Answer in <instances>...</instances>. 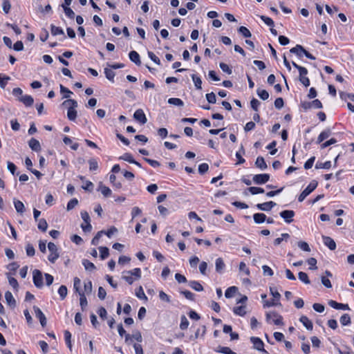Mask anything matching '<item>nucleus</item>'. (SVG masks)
Wrapping results in <instances>:
<instances>
[{
	"label": "nucleus",
	"instance_id": "f257e3e1",
	"mask_svg": "<svg viewBox=\"0 0 354 354\" xmlns=\"http://www.w3.org/2000/svg\"><path fill=\"white\" fill-rule=\"evenodd\" d=\"M142 272L140 268H136L131 270H125L122 272V279L131 285L134 281L141 278Z\"/></svg>",
	"mask_w": 354,
	"mask_h": 354
},
{
	"label": "nucleus",
	"instance_id": "f03ea898",
	"mask_svg": "<svg viewBox=\"0 0 354 354\" xmlns=\"http://www.w3.org/2000/svg\"><path fill=\"white\" fill-rule=\"evenodd\" d=\"M62 104L64 106H70L68 109L67 111V117L68 120L71 121H74L77 118V111L75 110V108L77 106V102L75 100L72 99H68L65 100Z\"/></svg>",
	"mask_w": 354,
	"mask_h": 354
},
{
	"label": "nucleus",
	"instance_id": "7ed1b4c3",
	"mask_svg": "<svg viewBox=\"0 0 354 354\" xmlns=\"http://www.w3.org/2000/svg\"><path fill=\"white\" fill-rule=\"evenodd\" d=\"M48 250L50 252V254L48 257V259L50 263H54L57 260V259L59 257V254L58 252V248H57V245L52 242L48 243Z\"/></svg>",
	"mask_w": 354,
	"mask_h": 354
},
{
	"label": "nucleus",
	"instance_id": "20e7f679",
	"mask_svg": "<svg viewBox=\"0 0 354 354\" xmlns=\"http://www.w3.org/2000/svg\"><path fill=\"white\" fill-rule=\"evenodd\" d=\"M317 182L312 180L307 187L300 194L298 197V201L302 202L311 192H313L317 187Z\"/></svg>",
	"mask_w": 354,
	"mask_h": 354
},
{
	"label": "nucleus",
	"instance_id": "39448f33",
	"mask_svg": "<svg viewBox=\"0 0 354 354\" xmlns=\"http://www.w3.org/2000/svg\"><path fill=\"white\" fill-rule=\"evenodd\" d=\"M266 320L268 322H272L275 325H282L283 318L281 315L275 312H269L266 313Z\"/></svg>",
	"mask_w": 354,
	"mask_h": 354
},
{
	"label": "nucleus",
	"instance_id": "423d86ee",
	"mask_svg": "<svg viewBox=\"0 0 354 354\" xmlns=\"http://www.w3.org/2000/svg\"><path fill=\"white\" fill-rule=\"evenodd\" d=\"M32 279L33 283L35 286L38 288H41L43 287V275L40 270H35L32 272Z\"/></svg>",
	"mask_w": 354,
	"mask_h": 354
},
{
	"label": "nucleus",
	"instance_id": "0eeeda50",
	"mask_svg": "<svg viewBox=\"0 0 354 354\" xmlns=\"http://www.w3.org/2000/svg\"><path fill=\"white\" fill-rule=\"evenodd\" d=\"M270 179V175L268 174H256L253 176L252 180L257 185L266 183Z\"/></svg>",
	"mask_w": 354,
	"mask_h": 354
},
{
	"label": "nucleus",
	"instance_id": "6e6552de",
	"mask_svg": "<svg viewBox=\"0 0 354 354\" xmlns=\"http://www.w3.org/2000/svg\"><path fill=\"white\" fill-rule=\"evenodd\" d=\"M134 341L141 342L142 337L140 332H136L134 334L130 335L129 334L126 335L125 342L128 344H131Z\"/></svg>",
	"mask_w": 354,
	"mask_h": 354
},
{
	"label": "nucleus",
	"instance_id": "1a4fd4ad",
	"mask_svg": "<svg viewBox=\"0 0 354 354\" xmlns=\"http://www.w3.org/2000/svg\"><path fill=\"white\" fill-rule=\"evenodd\" d=\"M280 216L287 223H290L293 221L295 212L293 210H283L279 213Z\"/></svg>",
	"mask_w": 354,
	"mask_h": 354
},
{
	"label": "nucleus",
	"instance_id": "9d476101",
	"mask_svg": "<svg viewBox=\"0 0 354 354\" xmlns=\"http://www.w3.org/2000/svg\"><path fill=\"white\" fill-rule=\"evenodd\" d=\"M250 341L253 344V346L255 349L259 351H264L266 353V351L263 348L264 344L260 338L252 337L250 338Z\"/></svg>",
	"mask_w": 354,
	"mask_h": 354
},
{
	"label": "nucleus",
	"instance_id": "9b49d317",
	"mask_svg": "<svg viewBox=\"0 0 354 354\" xmlns=\"http://www.w3.org/2000/svg\"><path fill=\"white\" fill-rule=\"evenodd\" d=\"M133 118L142 124H145L147 120L144 111L142 109H138L133 114Z\"/></svg>",
	"mask_w": 354,
	"mask_h": 354
},
{
	"label": "nucleus",
	"instance_id": "f8f14e48",
	"mask_svg": "<svg viewBox=\"0 0 354 354\" xmlns=\"http://www.w3.org/2000/svg\"><path fill=\"white\" fill-rule=\"evenodd\" d=\"M35 314L36 317L39 319L40 324L42 326H45L46 325V318L44 314L42 313L41 309L37 306L33 307Z\"/></svg>",
	"mask_w": 354,
	"mask_h": 354
},
{
	"label": "nucleus",
	"instance_id": "ddd939ff",
	"mask_svg": "<svg viewBox=\"0 0 354 354\" xmlns=\"http://www.w3.org/2000/svg\"><path fill=\"white\" fill-rule=\"evenodd\" d=\"M332 274L330 271L326 270L325 275L321 277L322 283L327 288H330L332 287L331 282L329 279V277H332Z\"/></svg>",
	"mask_w": 354,
	"mask_h": 354
},
{
	"label": "nucleus",
	"instance_id": "4468645a",
	"mask_svg": "<svg viewBox=\"0 0 354 354\" xmlns=\"http://www.w3.org/2000/svg\"><path fill=\"white\" fill-rule=\"evenodd\" d=\"M328 304L330 307L335 308V309H337V310H349V306L348 304H342V303H338L335 301H333V300H330L329 302H328Z\"/></svg>",
	"mask_w": 354,
	"mask_h": 354
},
{
	"label": "nucleus",
	"instance_id": "2eb2a0df",
	"mask_svg": "<svg viewBox=\"0 0 354 354\" xmlns=\"http://www.w3.org/2000/svg\"><path fill=\"white\" fill-rule=\"evenodd\" d=\"M275 205L276 203L274 202L269 201L263 203H259L257 205V207L262 211H270Z\"/></svg>",
	"mask_w": 354,
	"mask_h": 354
},
{
	"label": "nucleus",
	"instance_id": "dca6fc26",
	"mask_svg": "<svg viewBox=\"0 0 354 354\" xmlns=\"http://www.w3.org/2000/svg\"><path fill=\"white\" fill-rule=\"evenodd\" d=\"M324 244L327 246L330 250H334L336 248V243L334 240L327 236H322Z\"/></svg>",
	"mask_w": 354,
	"mask_h": 354
},
{
	"label": "nucleus",
	"instance_id": "f3484780",
	"mask_svg": "<svg viewBox=\"0 0 354 354\" xmlns=\"http://www.w3.org/2000/svg\"><path fill=\"white\" fill-rule=\"evenodd\" d=\"M225 268V264L222 258H217L215 261V269L218 273H223Z\"/></svg>",
	"mask_w": 354,
	"mask_h": 354
},
{
	"label": "nucleus",
	"instance_id": "a211bd4d",
	"mask_svg": "<svg viewBox=\"0 0 354 354\" xmlns=\"http://www.w3.org/2000/svg\"><path fill=\"white\" fill-rule=\"evenodd\" d=\"M19 100L27 106H32L34 102L32 97L28 95H21L19 97Z\"/></svg>",
	"mask_w": 354,
	"mask_h": 354
},
{
	"label": "nucleus",
	"instance_id": "6ab92c4d",
	"mask_svg": "<svg viewBox=\"0 0 354 354\" xmlns=\"http://www.w3.org/2000/svg\"><path fill=\"white\" fill-rule=\"evenodd\" d=\"M5 299L6 301V303L8 306H10L11 308H15L16 306V301L15 298L12 296V294L10 291H7L5 293Z\"/></svg>",
	"mask_w": 354,
	"mask_h": 354
},
{
	"label": "nucleus",
	"instance_id": "aec40b11",
	"mask_svg": "<svg viewBox=\"0 0 354 354\" xmlns=\"http://www.w3.org/2000/svg\"><path fill=\"white\" fill-rule=\"evenodd\" d=\"M331 135V131L330 129H326L320 133L317 138V143L319 144L324 140L327 139Z\"/></svg>",
	"mask_w": 354,
	"mask_h": 354
},
{
	"label": "nucleus",
	"instance_id": "412c9836",
	"mask_svg": "<svg viewBox=\"0 0 354 354\" xmlns=\"http://www.w3.org/2000/svg\"><path fill=\"white\" fill-rule=\"evenodd\" d=\"M129 57L130 60L131 62H134L136 65L140 66L141 64L140 55L136 51H135V50L131 51L129 53Z\"/></svg>",
	"mask_w": 354,
	"mask_h": 354
},
{
	"label": "nucleus",
	"instance_id": "4be33fe9",
	"mask_svg": "<svg viewBox=\"0 0 354 354\" xmlns=\"http://www.w3.org/2000/svg\"><path fill=\"white\" fill-rule=\"evenodd\" d=\"M13 203H14V206H15V208L16 209V211L22 214L23 213H24L25 212V206L24 205V203L19 201V200H17V199H14L13 200Z\"/></svg>",
	"mask_w": 354,
	"mask_h": 354
},
{
	"label": "nucleus",
	"instance_id": "5701e85b",
	"mask_svg": "<svg viewBox=\"0 0 354 354\" xmlns=\"http://www.w3.org/2000/svg\"><path fill=\"white\" fill-rule=\"evenodd\" d=\"M98 191H100L104 197L110 196L112 193L111 189L103 185L102 183L99 185Z\"/></svg>",
	"mask_w": 354,
	"mask_h": 354
},
{
	"label": "nucleus",
	"instance_id": "b1692460",
	"mask_svg": "<svg viewBox=\"0 0 354 354\" xmlns=\"http://www.w3.org/2000/svg\"><path fill=\"white\" fill-rule=\"evenodd\" d=\"M290 52L297 55L299 57H301L304 55V48L302 46L297 44L294 48H292Z\"/></svg>",
	"mask_w": 354,
	"mask_h": 354
},
{
	"label": "nucleus",
	"instance_id": "393cba45",
	"mask_svg": "<svg viewBox=\"0 0 354 354\" xmlns=\"http://www.w3.org/2000/svg\"><path fill=\"white\" fill-rule=\"evenodd\" d=\"M299 321L303 324V325L306 328L307 330H313V323L306 316L302 315L300 317Z\"/></svg>",
	"mask_w": 354,
	"mask_h": 354
},
{
	"label": "nucleus",
	"instance_id": "a878e982",
	"mask_svg": "<svg viewBox=\"0 0 354 354\" xmlns=\"http://www.w3.org/2000/svg\"><path fill=\"white\" fill-rule=\"evenodd\" d=\"M28 145L30 148L35 151H39L41 149L39 142L35 138H31L30 140Z\"/></svg>",
	"mask_w": 354,
	"mask_h": 354
},
{
	"label": "nucleus",
	"instance_id": "bb28decb",
	"mask_svg": "<svg viewBox=\"0 0 354 354\" xmlns=\"http://www.w3.org/2000/svg\"><path fill=\"white\" fill-rule=\"evenodd\" d=\"M255 165L261 170H265L268 167L267 164L262 156L257 157L255 162Z\"/></svg>",
	"mask_w": 354,
	"mask_h": 354
},
{
	"label": "nucleus",
	"instance_id": "cd10ccee",
	"mask_svg": "<svg viewBox=\"0 0 354 354\" xmlns=\"http://www.w3.org/2000/svg\"><path fill=\"white\" fill-rule=\"evenodd\" d=\"M253 218L256 223L260 224L266 221V215L263 213H256L253 215Z\"/></svg>",
	"mask_w": 354,
	"mask_h": 354
},
{
	"label": "nucleus",
	"instance_id": "c85d7f7f",
	"mask_svg": "<svg viewBox=\"0 0 354 354\" xmlns=\"http://www.w3.org/2000/svg\"><path fill=\"white\" fill-rule=\"evenodd\" d=\"M63 142L65 145H70L71 148L73 149V150H77L79 147V144L78 143H73L72 140L68 137V136H64V138H63Z\"/></svg>",
	"mask_w": 354,
	"mask_h": 354
},
{
	"label": "nucleus",
	"instance_id": "c756f323",
	"mask_svg": "<svg viewBox=\"0 0 354 354\" xmlns=\"http://www.w3.org/2000/svg\"><path fill=\"white\" fill-rule=\"evenodd\" d=\"M189 286L196 291L201 292L203 290L202 285L196 281H189Z\"/></svg>",
	"mask_w": 354,
	"mask_h": 354
},
{
	"label": "nucleus",
	"instance_id": "7c9ffc66",
	"mask_svg": "<svg viewBox=\"0 0 354 354\" xmlns=\"http://www.w3.org/2000/svg\"><path fill=\"white\" fill-rule=\"evenodd\" d=\"M104 74L106 77L111 81V82H114V77L115 75V72L113 71L111 68H104Z\"/></svg>",
	"mask_w": 354,
	"mask_h": 354
},
{
	"label": "nucleus",
	"instance_id": "2f4dec72",
	"mask_svg": "<svg viewBox=\"0 0 354 354\" xmlns=\"http://www.w3.org/2000/svg\"><path fill=\"white\" fill-rule=\"evenodd\" d=\"M233 313L239 316H244L246 314L245 306H240L233 308Z\"/></svg>",
	"mask_w": 354,
	"mask_h": 354
},
{
	"label": "nucleus",
	"instance_id": "473e14b6",
	"mask_svg": "<svg viewBox=\"0 0 354 354\" xmlns=\"http://www.w3.org/2000/svg\"><path fill=\"white\" fill-rule=\"evenodd\" d=\"M82 265L84 266L86 270L93 271L95 270V266L87 259L82 260Z\"/></svg>",
	"mask_w": 354,
	"mask_h": 354
},
{
	"label": "nucleus",
	"instance_id": "72a5a7b5",
	"mask_svg": "<svg viewBox=\"0 0 354 354\" xmlns=\"http://www.w3.org/2000/svg\"><path fill=\"white\" fill-rule=\"evenodd\" d=\"M168 103L177 106H183L184 105L183 101L177 97H171L168 100Z\"/></svg>",
	"mask_w": 354,
	"mask_h": 354
},
{
	"label": "nucleus",
	"instance_id": "f704fd0d",
	"mask_svg": "<svg viewBox=\"0 0 354 354\" xmlns=\"http://www.w3.org/2000/svg\"><path fill=\"white\" fill-rule=\"evenodd\" d=\"M79 295H80V306H81L82 310H84L85 307L88 304L87 299H86V297L84 292H79Z\"/></svg>",
	"mask_w": 354,
	"mask_h": 354
},
{
	"label": "nucleus",
	"instance_id": "c9c22d12",
	"mask_svg": "<svg viewBox=\"0 0 354 354\" xmlns=\"http://www.w3.org/2000/svg\"><path fill=\"white\" fill-rule=\"evenodd\" d=\"M237 288L236 286H231L225 290V296L226 298H232L234 297Z\"/></svg>",
	"mask_w": 354,
	"mask_h": 354
},
{
	"label": "nucleus",
	"instance_id": "e433bc0d",
	"mask_svg": "<svg viewBox=\"0 0 354 354\" xmlns=\"http://www.w3.org/2000/svg\"><path fill=\"white\" fill-rule=\"evenodd\" d=\"M10 80V77L6 75L0 74V87L1 88H5L8 82Z\"/></svg>",
	"mask_w": 354,
	"mask_h": 354
},
{
	"label": "nucleus",
	"instance_id": "4c0bfd02",
	"mask_svg": "<svg viewBox=\"0 0 354 354\" xmlns=\"http://www.w3.org/2000/svg\"><path fill=\"white\" fill-rule=\"evenodd\" d=\"M280 305L279 301H277L276 299H272L270 301H263V307L269 308L272 306H276Z\"/></svg>",
	"mask_w": 354,
	"mask_h": 354
},
{
	"label": "nucleus",
	"instance_id": "58836bf2",
	"mask_svg": "<svg viewBox=\"0 0 354 354\" xmlns=\"http://www.w3.org/2000/svg\"><path fill=\"white\" fill-rule=\"evenodd\" d=\"M257 93L258 96L263 100H266L269 97L268 92L264 89L258 88L257 90Z\"/></svg>",
	"mask_w": 354,
	"mask_h": 354
},
{
	"label": "nucleus",
	"instance_id": "ea45409f",
	"mask_svg": "<svg viewBox=\"0 0 354 354\" xmlns=\"http://www.w3.org/2000/svg\"><path fill=\"white\" fill-rule=\"evenodd\" d=\"M58 294L62 300L64 299L68 294V290L66 286H61L58 289Z\"/></svg>",
	"mask_w": 354,
	"mask_h": 354
},
{
	"label": "nucleus",
	"instance_id": "a19ab883",
	"mask_svg": "<svg viewBox=\"0 0 354 354\" xmlns=\"http://www.w3.org/2000/svg\"><path fill=\"white\" fill-rule=\"evenodd\" d=\"M100 253V258L102 259H106L109 255V250L106 247H100L99 248Z\"/></svg>",
	"mask_w": 354,
	"mask_h": 354
},
{
	"label": "nucleus",
	"instance_id": "79ce46f5",
	"mask_svg": "<svg viewBox=\"0 0 354 354\" xmlns=\"http://www.w3.org/2000/svg\"><path fill=\"white\" fill-rule=\"evenodd\" d=\"M189 322L185 315H182L180 317V328L181 330H185L188 328Z\"/></svg>",
	"mask_w": 354,
	"mask_h": 354
},
{
	"label": "nucleus",
	"instance_id": "37998d69",
	"mask_svg": "<svg viewBox=\"0 0 354 354\" xmlns=\"http://www.w3.org/2000/svg\"><path fill=\"white\" fill-rule=\"evenodd\" d=\"M136 295L140 299L147 300V297L145 295L144 290L142 286H140L138 289H136Z\"/></svg>",
	"mask_w": 354,
	"mask_h": 354
},
{
	"label": "nucleus",
	"instance_id": "c03bdc74",
	"mask_svg": "<svg viewBox=\"0 0 354 354\" xmlns=\"http://www.w3.org/2000/svg\"><path fill=\"white\" fill-rule=\"evenodd\" d=\"M50 28H51V33L54 36L64 34L63 29L61 28L60 27H57L54 25H51Z\"/></svg>",
	"mask_w": 354,
	"mask_h": 354
},
{
	"label": "nucleus",
	"instance_id": "a18cd8bd",
	"mask_svg": "<svg viewBox=\"0 0 354 354\" xmlns=\"http://www.w3.org/2000/svg\"><path fill=\"white\" fill-rule=\"evenodd\" d=\"M216 351L218 353H223V354H236L229 347H226V346H219L217 348Z\"/></svg>",
	"mask_w": 354,
	"mask_h": 354
},
{
	"label": "nucleus",
	"instance_id": "49530a36",
	"mask_svg": "<svg viewBox=\"0 0 354 354\" xmlns=\"http://www.w3.org/2000/svg\"><path fill=\"white\" fill-rule=\"evenodd\" d=\"M339 321L342 325L348 326L351 324V317L348 314H344Z\"/></svg>",
	"mask_w": 354,
	"mask_h": 354
},
{
	"label": "nucleus",
	"instance_id": "de8ad7c7",
	"mask_svg": "<svg viewBox=\"0 0 354 354\" xmlns=\"http://www.w3.org/2000/svg\"><path fill=\"white\" fill-rule=\"evenodd\" d=\"M37 227L39 230L46 232L48 227V223L44 218H41L38 221Z\"/></svg>",
	"mask_w": 354,
	"mask_h": 354
},
{
	"label": "nucleus",
	"instance_id": "09e8293b",
	"mask_svg": "<svg viewBox=\"0 0 354 354\" xmlns=\"http://www.w3.org/2000/svg\"><path fill=\"white\" fill-rule=\"evenodd\" d=\"M298 277L300 281H301L305 284H309L310 283L308 276L306 272H299L298 274Z\"/></svg>",
	"mask_w": 354,
	"mask_h": 354
},
{
	"label": "nucleus",
	"instance_id": "8fccbe9b",
	"mask_svg": "<svg viewBox=\"0 0 354 354\" xmlns=\"http://www.w3.org/2000/svg\"><path fill=\"white\" fill-rule=\"evenodd\" d=\"M120 160H123L124 161H127L129 163H131L133 164V162H134V158L132 156V155L129 153H124L122 156H121L120 158H119Z\"/></svg>",
	"mask_w": 354,
	"mask_h": 354
},
{
	"label": "nucleus",
	"instance_id": "3c124183",
	"mask_svg": "<svg viewBox=\"0 0 354 354\" xmlns=\"http://www.w3.org/2000/svg\"><path fill=\"white\" fill-rule=\"evenodd\" d=\"M239 32L241 33L244 37H250L252 34L250 31L245 26H241L239 30Z\"/></svg>",
	"mask_w": 354,
	"mask_h": 354
},
{
	"label": "nucleus",
	"instance_id": "603ef678",
	"mask_svg": "<svg viewBox=\"0 0 354 354\" xmlns=\"http://www.w3.org/2000/svg\"><path fill=\"white\" fill-rule=\"evenodd\" d=\"M62 7L64 8V11L65 15L69 17L70 19H73L75 17V12L73 11V10L68 7L65 6L64 5H62Z\"/></svg>",
	"mask_w": 354,
	"mask_h": 354
},
{
	"label": "nucleus",
	"instance_id": "864d4df0",
	"mask_svg": "<svg viewBox=\"0 0 354 354\" xmlns=\"http://www.w3.org/2000/svg\"><path fill=\"white\" fill-rule=\"evenodd\" d=\"M192 80L194 83V86L197 89H201L202 81L201 79L196 75H192Z\"/></svg>",
	"mask_w": 354,
	"mask_h": 354
},
{
	"label": "nucleus",
	"instance_id": "5fc2aeb1",
	"mask_svg": "<svg viewBox=\"0 0 354 354\" xmlns=\"http://www.w3.org/2000/svg\"><path fill=\"white\" fill-rule=\"evenodd\" d=\"M64 339H65V342H66V345L68 346V347L71 349L72 348V344H71V333L68 331V330H65L64 331Z\"/></svg>",
	"mask_w": 354,
	"mask_h": 354
},
{
	"label": "nucleus",
	"instance_id": "6e6d98bb",
	"mask_svg": "<svg viewBox=\"0 0 354 354\" xmlns=\"http://www.w3.org/2000/svg\"><path fill=\"white\" fill-rule=\"evenodd\" d=\"M89 169L91 171H95L98 168V162L96 159L92 158L88 160Z\"/></svg>",
	"mask_w": 354,
	"mask_h": 354
},
{
	"label": "nucleus",
	"instance_id": "4d7b16f0",
	"mask_svg": "<svg viewBox=\"0 0 354 354\" xmlns=\"http://www.w3.org/2000/svg\"><path fill=\"white\" fill-rule=\"evenodd\" d=\"M219 66L224 73H226L229 75L232 74V70L227 64L221 62L220 63Z\"/></svg>",
	"mask_w": 354,
	"mask_h": 354
},
{
	"label": "nucleus",
	"instance_id": "13d9d810",
	"mask_svg": "<svg viewBox=\"0 0 354 354\" xmlns=\"http://www.w3.org/2000/svg\"><path fill=\"white\" fill-rule=\"evenodd\" d=\"M9 284L16 290H17L19 284L17 279L11 276L8 277Z\"/></svg>",
	"mask_w": 354,
	"mask_h": 354
},
{
	"label": "nucleus",
	"instance_id": "bf43d9fd",
	"mask_svg": "<svg viewBox=\"0 0 354 354\" xmlns=\"http://www.w3.org/2000/svg\"><path fill=\"white\" fill-rule=\"evenodd\" d=\"M248 190L253 195L258 194H262L264 192V189L263 188L258 187H250L248 188Z\"/></svg>",
	"mask_w": 354,
	"mask_h": 354
},
{
	"label": "nucleus",
	"instance_id": "052dcab7",
	"mask_svg": "<svg viewBox=\"0 0 354 354\" xmlns=\"http://www.w3.org/2000/svg\"><path fill=\"white\" fill-rule=\"evenodd\" d=\"M297 245H298V247L303 251L308 252H310V246L306 242L299 241V242H298Z\"/></svg>",
	"mask_w": 354,
	"mask_h": 354
},
{
	"label": "nucleus",
	"instance_id": "680f3d73",
	"mask_svg": "<svg viewBox=\"0 0 354 354\" xmlns=\"http://www.w3.org/2000/svg\"><path fill=\"white\" fill-rule=\"evenodd\" d=\"M60 92L64 94L63 97L64 98H69L70 95L72 94V92L68 88L62 84L60 85Z\"/></svg>",
	"mask_w": 354,
	"mask_h": 354
},
{
	"label": "nucleus",
	"instance_id": "e2e57ef3",
	"mask_svg": "<svg viewBox=\"0 0 354 354\" xmlns=\"http://www.w3.org/2000/svg\"><path fill=\"white\" fill-rule=\"evenodd\" d=\"M102 234H104V231L98 232L97 234L93 238L91 241V244L93 245H97L99 243V241Z\"/></svg>",
	"mask_w": 354,
	"mask_h": 354
},
{
	"label": "nucleus",
	"instance_id": "0e129e2a",
	"mask_svg": "<svg viewBox=\"0 0 354 354\" xmlns=\"http://www.w3.org/2000/svg\"><path fill=\"white\" fill-rule=\"evenodd\" d=\"M159 298L160 300L165 301L167 303L171 302L170 297L162 290H160L159 292Z\"/></svg>",
	"mask_w": 354,
	"mask_h": 354
},
{
	"label": "nucleus",
	"instance_id": "69168bd1",
	"mask_svg": "<svg viewBox=\"0 0 354 354\" xmlns=\"http://www.w3.org/2000/svg\"><path fill=\"white\" fill-rule=\"evenodd\" d=\"M331 167L330 161H326L325 162L317 163L315 167L317 169H329Z\"/></svg>",
	"mask_w": 354,
	"mask_h": 354
},
{
	"label": "nucleus",
	"instance_id": "338daca9",
	"mask_svg": "<svg viewBox=\"0 0 354 354\" xmlns=\"http://www.w3.org/2000/svg\"><path fill=\"white\" fill-rule=\"evenodd\" d=\"M260 18L266 25H268L270 27L274 26V21L271 18L264 16V15L260 16Z\"/></svg>",
	"mask_w": 354,
	"mask_h": 354
},
{
	"label": "nucleus",
	"instance_id": "774afa93",
	"mask_svg": "<svg viewBox=\"0 0 354 354\" xmlns=\"http://www.w3.org/2000/svg\"><path fill=\"white\" fill-rule=\"evenodd\" d=\"M78 204V201L77 198H73L67 204V210L70 211L75 207V206Z\"/></svg>",
	"mask_w": 354,
	"mask_h": 354
}]
</instances>
